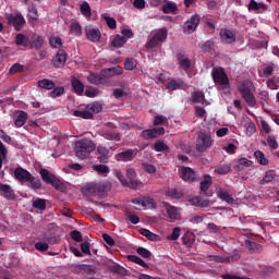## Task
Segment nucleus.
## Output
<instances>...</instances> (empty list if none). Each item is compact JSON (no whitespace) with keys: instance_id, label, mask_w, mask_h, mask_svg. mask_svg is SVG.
<instances>
[{"instance_id":"6e6d98bb","label":"nucleus","mask_w":279,"mask_h":279,"mask_svg":"<svg viewBox=\"0 0 279 279\" xmlns=\"http://www.w3.org/2000/svg\"><path fill=\"white\" fill-rule=\"evenodd\" d=\"M252 165H253L252 160L245 157H242L238 160V166H235V168L243 169V167H252Z\"/></svg>"},{"instance_id":"a878e982","label":"nucleus","mask_w":279,"mask_h":279,"mask_svg":"<svg viewBox=\"0 0 279 279\" xmlns=\"http://www.w3.org/2000/svg\"><path fill=\"white\" fill-rule=\"evenodd\" d=\"M182 86H184V81H182V78H172L167 83L166 88L168 90H180Z\"/></svg>"},{"instance_id":"473e14b6","label":"nucleus","mask_w":279,"mask_h":279,"mask_svg":"<svg viewBox=\"0 0 279 279\" xmlns=\"http://www.w3.org/2000/svg\"><path fill=\"white\" fill-rule=\"evenodd\" d=\"M38 86L45 90H53V88H56V83L49 78H43L38 81Z\"/></svg>"},{"instance_id":"20e7f679","label":"nucleus","mask_w":279,"mask_h":279,"mask_svg":"<svg viewBox=\"0 0 279 279\" xmlns=\"http://www.w3.org/2000/svg\"><path fill=\"white\" fill-rule=\"evenodd\" d=\"M239 92L250 108H254L256 106V97H254V83H252V81H244L239 87Z\"/></svg>"},{"instance_id":"a211bd4d","label":"nucleus","mask_w":279,"mask_h":279,"mask_svg":"<svg viewBox=\"0 0 279 279\" xmlns=\"http://www.w3.org/2000/svg\"><path fill=\"white\" fill-rule=\"evenodd\" d=\"M43 45H45V39L43 36L38 34H31L29 35V46L31 49H36L37 51L43 49Z\"/></svg>"},{"instance_id":"b1692460","label":"nucleus","mask_w":279,"mask_h":279,"mask_svg":"<svg viewBox=\"0 0 279 279\" xmlns=\"http://www.w3.org/2000/svg\"><path fill=\"white\" fill-rule=\"evenodd\" d=\"M177 60L179 62L180 69L183 71H189V69H191V59H189L186 54L182 52L177 53Z\"/></svg>"},{"instance_id":"4d7b16f0","label":"nucleus","mask_w":279,"mask_h":279,"mask_svg":"<svg viewBox=\"0 0 279 279\" xmlns=\"http://www.w3.org/2000/svg\"><path fill=\"white\" fill-rule=\"evenodd\" d=\"M182 232V229L180 227H175L172 230V233L168 235V241H178L180 239V233Z\"/></svg>"},{"instance_id":"052dcab7","label":"nucleus","mask_w":279,"mask_h":279,"mask_svg":"<svg viewBox=\"0 0 279 279\" xmlns=\"http://www.w3.org/2000/svg\"><path fill=\"white\" fill-rule=\"evenodd\" d=\"M62 95H64V87H54L50 92V97H52V99H56V97H62Z\"/></svg>"},{"instance_id":"e2e57ef3","label":"nucleus","mask_w":279,"mask_h":279,"mask_svg":"<svg viewBox=\"0 0 279 279\" xmlns=\"http://www.w3.org/2000/svg\"><path fill=\"white\" fill-rule=\"evenodd\" d=\"M94 171L100 174L110 173V168H108L106 165H96L94 166Z\"/></svg>"},{"instance_id":"393cba45","label":"nucleus","mask_w":279,"mask_h":279,"mask_svg":"<svg viewBox=\"0 0 279 279\" xmlns=\"http://www.w3.org/2000/svg\"><path fill=\"white\" fill-rule=\"evenodd\" d=\"M15 45L17 47H29V35H25L23 33H19L16 36H15Z\"/></svg>"},{"instance_id":"2eb2a0df","label":"nucleus","mask_w":279,"mask_h":279,"mask_svg":"<svg viewBox=\"0 0 279 279\" xmlns=\"http://www.w3.org/2000/svg\"><path fill=\"white\" fill-rule=\"evenodd\" d=\"M201 17L199 15L195 14L192 15L190 20H187L183 26L184 32L187 34H193L195 29H197V25H199Z\"/></svg>"},{"instance_id":"f8f14e48","label":"nucleus","mask_w":279,"mask_h":279,"mask_svg":"<svg viewBox=\"0 0 279 279\" xmlns=\"http://www.w3.org/2000/svg\"><path fill=\"white\" fill-rule=\"evenodd\" d=\"M220 40L221 43H225V45H232L233 43H236V34L230 28H221Z\"/></svg>"},{"instance_id":"0e129e2a","label":"nucleus","mask_w":279,"mask_h":279,"mask_svg":"<svg viewBox=\"0 0 279 279\" xmlns=\"http://www.w3.org/2000/svg\"><path fill=\"white\" fill-rule=\"evenodd\" d=\"M70 236L73 241H75L76 243H82L83 239H82V232L74 230L71 231Z\"/></svg>"},{"instance_id":"de8ad7c7","label":"nucleus","mask_w":279,"mask_h":279,"mask_svg":"<svg viewBox=\"0 0 279 279\" xmlns=\"http://www.w3.org/2000/svg\"><path fill=\"white\" fill-rule=\"evenodd\" d=\"M140 234H142V236H145L146 239H148V241H157L158 240V235L156 233L149 231V229H141Z\"/></svg>"},{"instance_id":"f03ea898","label":"nucleus","mask_w":279,"mask_h":279,"mask_svg":"<svg viewBox=\"0 0 279 279\" xmlns=\"http://www.w3.org/2000/svg\"><path fill=\"white\" fill-rule=\"evenodd\" d=\"M169 35L166 28H159L153 31L149 36L148 40L145 45L146 49H156V47H160L162 43H166L167 36Z\"/></svg>"},{"instance_id":"cd10ccee","label":"nucleus","mask_w":279,"mask_h":279,"mask_svg":"<svg viewBox=\"0 0 279 279\" xmlns=\"http://www.w3.org/2000/svg\"><path fill=\"white\" fill-rule=\"evenodd\" d=\"M27 112L19 111L14 121V125L16 128H23L25 125V121H27Z\"/></svg>"},{"instance_id":"49530a36","label":"nucleus","mask_w":279,"mask_h":279,"mask_svg":"<svg viewBox=\"0 0 279 279\" xmlns=\"http://www.w3.org/2000/svg\"><path fill=\"white\" fill-rule=\"evenodd\" d=\"M40 175H41V180L44 182H46V184H50V182H52L53 179L56 178V175L50 174L49 170H47V169H41L40 170Z\"/></svg>"},{"instance_id":"ea45409f","label":"nucleus","mask_w":279,"mask_h":279,"mask_svg":"<svg viewBox=\"0 0 279 279\" xmlns=\"http://www.w3.org/2000/svg\"><path fill=\"white\" fill-rule=\"evenodd\" d=\"M230 171H232V167L228 163L215 168V173L218 175H227Z\"/></svg>"},{"instance_id":"6e6552de","label":"nucleus","mask_w":279,"mask_h":279,"mask_svg":"<svg viewBox=\"0 0 279 279\" xmlns=\"http://www.w3.org/2000/svg\"><path fill=\"white\" fill-rule=\"evenodd\" d=\"M136 156H138V149L129 148L126 150L116 154L114 160H117V162H132V160H134Z\"/></svg>"},{"instance_id":"72a5a7b5","label":"nucleus","mask_w":279,"mask_h":279,"mask_svg":"<svg viewBox=\"0 0 279 279\" xmlns=\"http://www.w3.org/2000/svg\"><path fill=\"white\" fill-rule=\"evenodd\" d=\"M71 85L76 95H82V93H84V83H82V81L77 78H72Z\"/></svg>"},{"instance_id":"5fc2aeb1","label":"nucleus","mask_w":279,"mask_h":279,"mask_svg":"<svg viewBox=\"0 0 279 279\" xmlns=\"http://www.w3.org/2000/svg\"><path fill=\"white\" fill-rule=\"evenodd\" d=\"M70 31L74 36H82V26L77 22H73L70 25Z\"/></svg>"},{"instance_id":"9b49d317","label":"nucleus","mask_w":279,"mask_h":279,"mask_svg":"<svg viewBox=\"0 0 279 279\" xmlns=\"http://www.w3.org/2000/svg\"><path fill=\"white\" fill-rule=\"evenodd\" d=\"M165 134V128H153L142 131L141 136L144 137L145 141H149L151 138H158V136H162Z\"/></svg>"},{"instance_id":"2f4dec72","label":"nucleus","mask_w":279,"mask_h":279,"mask_svg":"<svg viewBox=\"0 0 279 279\" xmlns=\"http://www.w3.org/2000/svg\"><path fill=\"white\" fill-rule=\"evenodd\" d=\"M217 195L219 199H222V202H227V204H234V197L228 193L226 190H219L217 192Z\"/></svg>"},{"instance_id":"dca6fc26","label":"nucleus","mask_w":279,"mask_h":279,"mask_svg":"<svg viewBox=\"0 0 279 279\" xmlns=\"http://www.w3.org/2000/svg\"><path fill=\"white\" fill-rule=\"evenodd\" d=\"M53 66L56 69H62L64 64H66V51L64 50H58L57 54L51 60Z\"/></svg>"},{"instance_id":"4468645a","label":"nucleus","mask_w":279,"mask_h":279,"mask_svg":"<svg viewBox=\"0 0 279 279\" xmlns=\"http://www.w3.org/2000/svg\"><path fill=\"white\" fill-rule=\"evenodd\" d=\"M85 34L87 40H90V43H99V40H101V31H99V28L86 26Z\"/></svg>"},{"instance_id":"e433bc0d","label":"nucleus","mask_w":279,"mask_h":279,"mask_svg":"<svg viewBox=\"0 0 279 279\" xmlns=\"http://www.w3.org/2000/svg\"><path fill=\"white\" fill-rule=\"evenodd\" d=\"M178 10V5L174 2H167L162 5V12L163 14H175V11Z\"/></svg>"},{"instance_id":"aec40b11","label":"nucleus","mask_w":279,"mask_h":279,"mask_svg":"<svg viewBox=\"0 0 279 279\" xmlns=\"http://www.w3.org/2000/svg\"><path fill=\"white\" fill-rule=\"evenodd\" d=\"M87 81L89 84H94L95 86H101V84H106V76L101 74V71L100 73L92 72L87 76Z\"/></svg>"},{"instance_id":"c756f323","label":"nucleus","mask_w":279,"mask_h":279,"mask_svg":"<svg viewBox=\"0 0 279 279\" xmlns=\"http://www.w3.org/2000/svg\"><path fill=\"white\" fill-rule=\"evenodd\" d=\"M210 186H213V177L205 174L204 180L201 182V192L206 193Z\"/></svg>"},{"instance_id":"0eeeda50","label":"nucleus","mask_w":279,"mask_h":279,"mask_svg":"<svg viewBox=\"0 0 279 279\" xmlns=\"http://www.w3.org/2000/svg\"><path fill=\"white\" fill-rule=\"evenodd\" d=\"M211 77L217 86H228L230 84V80L228 78V74H226V70H223V68H214Z\"/></svg>"},{"instance_id":"a19ab883","label":"nucleus","mask_w":279,"mask_h":279,"mask_svg":"<svg viewBox=\"0 0 279 279\" xmlns=\"http://www.w3.org/2000/svg\"><path fill=\"white\" fill-rule=\"evenodd\" d=\"M80 12L83 16H86V19H90V16H93V13L90 12V4H88V2H83L80 5Z\"/></svg>"},{"instance_id":"58836bf2","label":"nucleus","mask_w":279,"mask_h":279,"mask_svg":"<svg viewBox=\"0 0 279 279\" xmlns=\"http://www.w3.org/2000/svg\"><path fill=\"white\" fill-rule=\"evenodd\" d=\"M74 117H80L81 119H93V112L86 107L85 110H75Z\"/></svg>"},{"instance_id":"412c9836","label":"nucleus","mask_w":279,"mask_h":279,"mask_svg":"<svg viewBox=\"0 0 279 279\" xmlns=\"http://www.w3.org/2000/svg\"><path fill=\"white\" fill-rule=\"evenodd\" d=\"M101 75L107 78L114 77V75H123V68L121 65H117L113 68L104 69L101 70Z\"/></svg>"},{"instance_id":"9d476101","label":"nucleus","mask_w":279,"mask_h":279,"mask_svg":"<svg viewBox=\"0 0 279 279\" xmlns=\"http://www.w3.org/2000/svg\"><path fill=\"white\" fill-rule=\"evenodd\" d=\"M179 175L184 182L187 183L195 182V180H197V174L191 167H181L179 170Z\"/></svg>"},{"instance_id":"39448f33","label":"nucleus","mask_w":279,"mask_h":279,"mask_svg":"<svg viewBox=\"0 0 279 279\" xmlns=\"http://www.w3.org/2000/svg\"><path fill=\"white\" fill-rule=\"evenodd\" d=\"M110 191V183H92L83 189L84 195H98V197H107Z\"/></svg>"},{"instance_id":"864d4df0","label":"nucleus","mask_w":279,"mask_h":279,"mask_svg":"<svg viewBox=\"0 0 279 279\" xmlns=\"http://www.w3.org/2000/svg\"><path fill=\"white\" fill-rule=\"evenodd\" d=\"M87 109L89 110V112H92V114H99V112L104 110V107L99 102H94L92 105H88Z\"/></svg>"},{"instance_id":"13d9d810","label":"nucleus","mask_w":279,"mask_h":279,"mask_svg":"<svg viewBox=\"0 0 279 279\" xmlns=\"http://www.w3.org/2000/svg\"><path fill=\"white\" fill-rule=\"evenodd\" d=\"M136 253L142 256V258H151V253L149 250L143 247V246H140L137 247L136 250Z\"/></svg>"},{"instance_id":"4c0bfd02","label":"nucleus","mask_w":279,"mask_h":279,"mask_svg":"<svg viewBox=\"0 0 279 279\" xmlns=\"http://www.w3.org/2000/svg\"><path fill=\"white\" fill-rule=\"evenodd\" d=\"M104 138H106L107 141H121V134L113 132V131H105L102 133Z\"/></svg>"},{"instance_id":"7c9ffc66","label":"nucleus","mask_w":279,"mask_h":279,"mask_svg":"<svg viewBox=\"0 0 279 279\" xmlns=\"http://www.w3.org/2000/svg\"><path fill=\"white\" fill-rule=\"evenodd\" d=\"M109 269L112 274H117L118 276H130V271L119 264L110 266Z\"/></svg>"},{"instance_id":"6ab92c4d","label":"nucleus","mask_w":279,"mask_h":279,"mask_svg":"<svg viewBox=\"0 0 279 279\" xmlns=\"http://www.w3.org/2000/svg\"><path fill=\"white\" fill-rule=\"evenodd\" d=\"M132 204L134 205L135 210H143V208L149 207V204H154L153 198H143V197H137L132 199Z\"/></svg>"},{"instance_id":"7ed1b4c3","label":"nucleus","mask_w":279,"mask_h":279,"mask_svg":"<svg viewBox=\"0 0 279 279\" xmlns=\"http://www.w3.org/2000/svg\"><path fill=\"white\" fill-rule=\"evenodd\" d=\"M117 178L120 180L122 186H126L128 189H133L134 191H137V189H141L143 183L141 181L134 180L136 178V170L133 168L126 169V178L121 174V172H117ZM129 180V181H128Z\"/></svg>"},{"instance_id":"c85d7f7f","label":"nucleus","mask_w":279,"mask_h":279,"mask_svg":"<svg viewBox=\"0 0 279 279\" xmlns=\"http://www.w3.org/2000/svg\"><path fill=\"white\" fill-rule=\"evenodd\" d=\"M198 47L203 53H210V51H215V40L209 39L203 44H199Z\"/></svg>"},{"instance_id":"338daca9","label":"nucleus","mask_w":279,"mask_h":279,"mask_svg":"<svg viewBox=\"0 0 279 279\" xmlns=\"http://www.w3.org/2000/svg\"><path fill=\"white\" fill-rule=\"evenodd\" d=\"M35 250H37V252H47V250H49V244L47 242H37L35 244Z\"/></svg>"},{"instance_id":"c03bdc74","label":"nucleus","mask_w":279,"mask_h":279,"mask_svg":"<svg viewBox=\"0 0 279 279\" xmlns=\"http://www.w3.org/2000/svg\"><path fill=\"white\" fill-rule=\"evenodd\" d=\"M128 258L131 263H135L136 265H140L141 267H144V269L149 268L147 263H145V260H143V258H141L136 255H129Z\"/></svg>"},{"instance_id":"f704fd0d","label":"nucleus","mask_w":279,"mask_h":279,"mask_svg":"<svg viewBox=\"0 0 279 279\" xmlns=\"http://www.w3.org/2000/svg\"><path fill=\"white\" fill-rule=\"evenodd\" d=\"M26 182L28 183L31 189H33V191H38V189H40V186H43V182H40V178L34 177L32 174L29 177V180Z\"/></svg>"},{"instance_id":"4be33fe9","label":"nucleus","mask_w":279,"mask_h":279,"mask_svg":"<svg viewBox=\"0 0 279 279\" xmlns=\"http://www.w3.org/2000/svg\"><path fill=\"white\" fill-rule=\"evenodd\" d=\"M0 195L2 197H5V199H14V197H16V194H14V190H12V186L1 182H0Z\"/></svg>"},{"instance_id":"c9c22d12","label":"nucleus","mask_w":279,"mask_h":279,"mask_svg":"<svg viewBox=\"0 0 279 279\" xmlns=\"http://www.w3.org/2000/svg\"><path fill=\"white\" fill-rule=\"evenodd\" d=\"M167 197H171V199H182L184 197V193L178 189H169L166 191Z\"/></svg>"},{"instance_id":"8fccbe9b","label":"nucleus","mask_w":279,"mask_h":279,"mask_svg":"<svg viewBox=\"0 0 279 279\" xmlns=\"http://www.w3.org/2000/svg\"><path fill=\"white\" fill-rule=\"evenodd\" d=\"M137 64H138V61H136V59L128 58L124 61V69H126V71H134Z\"/></svg>"},{"instance_id":"423d86ee","label":"nucleus","mask_w":279,"mask_h":279,"mask_svg":"<svg viewBox=\"0 0 279 279\" xmlns=\"http://www.w3.org/2000/svg\"><path fill=\"white\" fill-rule=\"evenodd\" d=\"M195 147L199 153H204L207 151V149H210L213 147V137L210 134L204 131H198Z\"/></svg>"},{"instance_id":"37998d69","label":"nucleus","mask_w":279,"mask_h":279,"mask_svg":"<svg viewBox=\"0 0 279 279\" xmlns=\"http://www.w3.org/2000/svg\"><path fill=\"white\" fill-rule=\"evenodd\" d=\"M182 243L183 245H186V247H191V245H193V243H195V234L193 233H185L182 236Z\"/></svg>"},{"instance_id":"ddd939ff","label":"nucleus","mask_w":279,"mask_h":279,"mask_svg":"<svg viewBox=\"0 0 279 279\" xmlns=\"http://www.w3.org/2000/svg\"><path fill=\"white\" fill-rule=\"evenodd\" d=\"M97 160L101 162V165H107L110 160V149L104 145H98L97 150Z\"/></svg>"},{"instance_id":"bf43d9fd","label":"nucleus","mask_w":279,"mask_h":279,"mask_svg":"<svg viewBox=\"0 0 279 279\" xmlns=\"http://www.w3.org/2000/svg\"><path fill=\"white\" fill-rule=\"evenodd\" d=\"M153 149H155V151H169V146H167L165 142H157L154 144Z\"/></svg>"},{"instance_id":"bb28decb","label":"nucleus","mask_w":279,"mask_h":279,"mask_svg":"<svg viewBox=\"0 0 279 279\" xmlns=\"http://www.w3.org/2000/svg\"><path fill=\"white\" fill-rule=\"evenodd\" d=\"M190 101H192V104L204 105V102L206 101V95L202 90H196V92L192 93Z\"/></svg>"},{"instance_id":"603ef678","label":"nucleus","mask_w":279,"mask_h":279,"mask_svg":"<svg viewBox=\"0 0 279 279\" xmlns=\"http://www.w3.org/2000/svg\"><path fill=\"white\" fill-rule=\"evenodd\" d=\"M33 207L37 208V210H46L47 201H45L43 198H37L33 202Z\"/></svg>"},{"instance_id":"79ce46f5","label":"nucleus","mask_w":279,"mask_h":279,"mask_svg":"<svg viewBox=\"0 0 279 279\" xmlns=\"http://www.w3.org/2000/svg\"><path fill=\"white\" fill-rule=\"evenodd\" d=\"M254 156L259 165H263L264 167L269 165V159L265 157V154L260 150H256L254 153Z\"/></svg>"},{"instance_id":"774afa93","label":"nucleus","mask_w":279,"mask_h":279,"mask_svg":"<svg viewBox=\"0 0 279 279\" xmlns=\"http://www.w3.org/2000/svg\"><path fill=\"white\" fill-rule=\"evenodd\" d=\"M81 252H83V254H87V256H90V242L81 243Z\"/></svg>"},{"instance_id":"69168bd1","label":"nucleus","mask_w":279,"mask_h":279,"mask_svg":"<svg viewBox=\"0 0 279 279\" xmlns=\"http://www.w3.org/2000/svg\"><path fill=\"white\" fill-rule=\"evenodd\" d=\"M104 20L106 21L109 29H117V20H114V17L105 16Z\"/></svg>"},{"instance_id":"3c124183","label":"nucleus","mask_w":279,"mask_h":279,"mask_svg":"<svg viewBox=\"0 0 279 279\" xmlns=\"http://www.w3.org/2000/svg\"><path fill=\"white\" fill-rule=\"evenodd\" d=\"M8 158V148L3 144V142L0 141V169L3 167V160H7Z\"/></svg>"},{"instance_id":"a18cd8bd","label":"nucleus","mask_w":279,"mask_h":279,"mask_svg":"<svg viewBox=\"0 0 279 279\" xmlns=\"http://www.w3.org/2000/svg\"><path fill=\"white\" fill-rule=\"evenodd\" d=\"M128 43V38L123 37L122 35H117L112 41H111V45L112 47H123V45Z\"/></svg>"},{"instance_id":"09e8293b","label":"nucleus","mask_w":279,"mask_h":279,"mask_svg":"<svg viewBox=\"0 0 279 279\" xmlns=\"http://www.w3.org/2000/svg\"><path fill=\"white\" fill-rule=\"evenodd\" d=\"M276 179V174L274 173V171L268 170L264 178L259 181V184H269V182H274V180Z\"/></svg>"},{"instance_id":"f3484780","label":"nucleus","mask_w":279,"mask_h":279,"mask_svg":"<svg viewBox=\"0 0 279 279\" xmlns=\"http://www.w3.org/2000/svg\"><path fill=\"white\" fill-rule=\"evenodd\" d=\"M14 178L17 180V182H21L24 184V182H27L29 178H32V174L29 171L24 169L23 167H17L14 170Z\"/></svg>"},{"instance_id":"5701e85b","label":"nucleus","mask_w":279,"mask_h":279,"mask_svg":"<svg viewBox=\"0 0 279 279\" xmlns=\"http://www.w3.org/2000/svg\"><path fill=\"white\" fill-rule=\"evenodd\" d=\"M165 208H166L169 219H173L174 221L180 220L181 216H180V210L178 209V207L172 206L168 203H165Z\"/></svg>"},{"instance_id":"f257e3e1","label":"nucleus","mask_w":279,"mask_h":279,"mask_svg":"<svg viewBox=\"0 0 279 279\" xmlns=\"http://www.w3.org/2000/svg\"><path fill=\"white\" fill-rule=\"evenodd\" d=\"M96 147L97 146L93 143L92 140H78L74 144L75 156L80 158V160H86V158L93 154V150L96 149Z\"/></svg>"},{"instance_id":"1a4fd4ad","label":"nucleus","mask_w":279,"mask_h":279,"mask_svg":"<svg viewBox=\"0 0 279 279\" xmlns=\"http://www.w3.org/2000/svg\"><path fill=\"white\" fill-rule=\"evenodd\" d=\"M7 19L9 25L14 27L15 32H21L25 27V17L21 13L10 14Z\"/></svg>"},{"instance_id":"680f3d73","label":"nucleus","mask_w":279,"mask_h":279,"mask_svg":"<svg viewBox=\"0 0 279 279\" xmlns=\"http://www.w3.org/2000/svg\"><path fill=\"white\" fill-rule=\"evenodd\" d=\"M49 44L54 49H60V47H62V38H60V37H50Z\"/></svg>"}]
</instances>
